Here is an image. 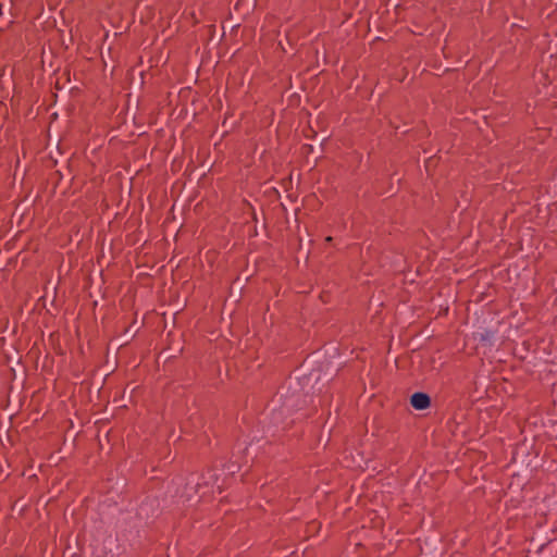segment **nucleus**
I'll return each mask as SVG.
<instances>
[{
  "label": "nucleus",
  "mask_w": 557,
  "mask_h": 557,
  "mask_svg": "<svg viewBox=\"0 0 557 557\" xmlns=\"http://www.w3.org/2000/svg\"><path fill=\"white\" fill-rule=\"evenodd\" d=\"M308 380L313 381L314 383H318L320 381L330 382L332 380V377H326V373H324V375H322V373L320 371L313 370L309 374Z\"/></svg>",
  "instance_id": "f03ea898"
},
{
  "label": "nucleus",
  "mask_w": 557,
  "mask_h": 557,
  "mask_svg": "<svg viewBox=\"0 0 557 557\" xmlns=\"http://www.w3.org/2000/svg\"><path fill=\"white\" fill-rule=\"evenodd\" d=\"M410 404L417 410H424L430 406V397L425 393H414Z\"/></svg>",
  "instance_id": "f257e3e1"
},
{
  "label": "nucleus",
  "mask_w": 557,
  "mask_h": 557,
  "mask_svg": "<svg viewBox=\"0 0 557 557\" xmlns=\"http://www.w3.org/2000/svg\"><path fill=\"white\" fill-rule=\"evenodd\" d=\"M430 163H431V160H428V162H426V164H425V168H426V169H429Z\"/></svg>",
  "instance_id": "7ed1b4c3"
}]
</instances>
